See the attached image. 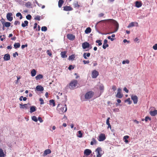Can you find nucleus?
I'll use <instances>...</instances> for the list:
<instances>
[{
    "mask_svg": "<svg viewBox=\"0 0 157 157\" xmlns=\"http://www.w3.org/2000/svg\"><path fill=\"white\" fill-rule=\"evenodd\" d=\"M57 109L59 113L62 114L66 112L67 110V105L66 104L64 105H62L60 104H59L58 105Z\"/></svg>",
    "mask_w": 157,
    "mask_h": 157,
    "instance_id": "1",
    "label": "nucleus"
},
{
    "mask_svg": "<svg viewBox=\"0 0 157 157\" xmlns=\"http://www.w3.org/2000/svg\"><path fill=\"white\" fill-rule=\"evenodd\" d=\"M108 20L109 22L113 24L115 26L114 29V31L111 32L110 33H113L116 32L118 29L119 28V24L115 20L112 19H109Z\"/></svg>",
    "mask_w": 157,
    "mask_h": 157,
    "instance_id": "2",
    "label": "nucleus"
},
{
    "mask_svg": "<svg viewBox=\"0 0 157 157\" xmlns=\"http://www.w3.org/2000/svg\"><path fill=\"white\" fill-rule=\"evenodd\" d=\"M78 84V81L76 80L73 79L72 80L69 84V88L71 89H74L76 86L78 87L77 85Z\"/></svg>",
    "mask_w": 157,
    "mask_h": 157,
    "instance_id": "3",
    "label": "nucleus"
},
{
    "mask_svg": "<svg viewBox=\"0 0 157 157\" xmlns=\"http://www.w3.org/2000/svg\"><path fill=\"white\" fill-rule=\"evenodd\" d=\"M96 157H101L104 154V151L102 150L101 147H98L96 150Z\"/></svg>",
    "mask_w": 157,
    "mask_h": 157,
    "instance_id": "4",
    "label": "nucleus"
},
{
    "mask_svg": "<svg viewBox=\"0 0 157 157\" xmlns=\"http://www.w3.org/2000/svg\"><path fill=\"white\" fill-rule=\"evenodd\" d=\"M94 92L92 91L88 92L85 95V98L86 99L91 98L94 95Z\"/></svg>",
    "mask_w": 157,
    "mask_h": 157,
    "instance_id": "5",
    "label": "nucleus"
},
{
    "mask_svg": "<svg viewBox=\"0 0 157 157\" xmlns=\"http://www.w3.org/2000/svg\"><path fill=\"white\" fill-rule=\"evenodd\" d=\"M121 89L120 88H118L117 93L116 95V97L117 98H121L122 97L123 94L121 93Z\"/></svg>",
    "mask_w": 157,
    "mask_h": 157,
    "instance_id": "6",
    "label": "nucleus"
},
{
    "mask_svg": "<svg viewBox=\"0 0 157 157\" xmlns=\"http://www.w3.org/2000/svg\"><path fill=\"white\" fill-rule=\"evenodd\" d=\"M105 139V135L104 133H101L99 136L98 140L100 141H102L104 140Z\"/></svg>",
    "mask_w": 157,
    "mask_h": 157,
    "instance_id": "7",
    "label": "nucleus"
},
{
    "mask_svg": "<svg viewBox=\"0 0 157 157\" xmlns=\"http://www.w3.org/2000/svg\"><path fill=\"white\" fill-rule=\"evenodd\" d=\"M98 75V72L96 70H94L92 72V77L93 78H96Z\"/></svg>",
    "mask_w": 157,
    "mask_h": 157,
    "instance_id": "8",
    "label": "nucleus"
},
{
    "mask_svg": "<svg viewBox=\"0 0 157 157\" xmlns=\"http://www.w3.org/2000/svg\"><path fill=\"white\" fill-rule=\"evenodd\" d=\"M131 98L133 100L134 104H136L138 102V97L136 95H132Z\"/></svg>",
    "mask_w": 157,
    "mask_h": 157,
    "instance_id": "9",
    "label": "nucleus"
},
{
    "mask_svg": "<svg viewBox=\"0 0 157 157\" xmlns=\"http://www.w3.org/2000/svg\"><path fill=\"white\" fill-rule=\"evenodd\" d=\"M67 38L69 40H73L75 38V36L72 34H68L67 36Z\"/></svg>",
    "mask_w": 157,
    "mask_h": 157,
    "instance_id": "10",
    "label": "nucleus"
},
{
    "mask_svg": "<svg viewBox=\"0 0 157 157\" xmlns=\"http://www.w3.org/2000/svg\"><path fill=\"white\" fill-rule=\"evenodd\" d=\"M12 14L11 13H7L6 15V18L7 19L11 21H12L13 19V17L12 16Z\"/></svg>",
    "mask_w": 157,
    "mask_h": 157,
    "instance_id": "11",
    "label": "nucleus"
},
{
    "mask_svg": "<svg viewBox=\"0 0 157 157\" xmlns=\"http://www.w3.org/2000/svg\"><path fill=\"white\" fill-rule=\"evenodd\" d=\"M30 104L29 103L23 104H20V108L22 109L25 108L26 109H29V106Z\"/></svg>",
    "mask_w": 157,
    "mask_h": 157,
    "instance_id": "12",
    "label": "nucleus"
},
{
    "mask_svg": "<svg viewBox=\"0 0 157 157\" xmlns=\"http://www.w3.org/2000/svg\"><path fill=\"white\" fill-rule=\"evenodd\" d=\"M92 153L91 151L89 149H86L85 150L84 154V156H89Z\"/></svg>",
    "mask_w": 157,
    "mask_h": 157,
    "instance_id": "13",
    "label": "nucleus"
},
{
    "mask_svg": "<svg viewBox=\"0 0 157 157\" xmlns=\"http://www.w3.org/2000/svg\"><path fill=\"white\" fill-rule=\"evenodd\" d=\"M90 46L89 43L87 42H85L82 43V47L83 49H85L87 48H88Z\"/></svg>",
    "mask_w": 157,
    "mask_h": 157,
    "instance_id": "14",
    "label": "nucleus"
},
{
    "mask_svg": "<svg viewBox=\"0 0 157 157\" xmlns=\"http://www.w3.org/2000/svg\"><path fill=\"white\" fill-rule=\"evenodd\" d=\"M63 10L65 11H70L72 10L73 9L70 6H66L63 7Z\"/></svg>",
    "mask_w": 157,
    "mask_h": 157,
    "instance_id": "15",
    "label": "nucleus"
},
{
    "mask_svg": "<svg viewBox=\"0 0 157 157\" xmlns=\"http://www.w3.org/2000/svg\"><path fill=\"white\" fill-rule=\"evenodd\" d=\"M107 40L106 39H105L104 40L103 44L102 46L103 48L104 49H105L106 48L109 46L108 44H107Z\"/></svg>",
    "mask_w": 157,
    "mask_h": 157,
    "instance_id": "16",
    "label": "nucleus"
},
{
    "mask_svg": "<svg viewBox=\"0 0 157 157\" xmlns=\"http://www.w3.org/2000/svg\"><path fill=\"white\" fill-rule=\"evenodd\" d=\"M36 90L38 91H42L44 89L43 87L40 85L37 86L36 87Z\"/></svg>",
    "mask_w": 157,
    "mask_h": 157,
    "instance_id": "17",
    "label": "nucleus"
},
{
    "mask_svg": "<svg viewBox=\"0 0 157 157\" xmlns=\"http://www.w3.org/2000/svg\"><path fill=\"white\" fill-rule=\"evenodd\" d=\"M150 115L152 116H154L157 114V110H155L154 111H151L149 112Z\"/></svg>",
    "mask_w": 157,
    "mask_h": 157,
    "instance_id": "18",
    "label": "nucleus"
},
{
    "mask_svg": "<svg viewBox=\"0 0 157 157\" xmlns=\"http://www.w3.org/2000/svg\"><path fill=\"white\" fill-rule=\"evenodd\" d=\"M67 52L66 51L62 52L60 53L61 57L62 58H65L67 57V56L66 55Z\"/></svg>",
    "mask_w": 157,
    "mask_h": 157,
    "instance_id": "19",
    "label": "nucleus"
},
{
    "mask_svg": "<svg viewBox=\"0 0 157 157\" xmlns=\"http://www.w3.org/2000/svg\"><path fill=\"white\" fill-rule=\"evenodd\" d=\"M142 4L141 1H136L135 2V6L137 8H139L141 6Z\"/></svg>",
    "mask_w": 157,
    "mask_h": 157,
    "instance_id": "20",
    "label": "nucleus"
},
{
    "mask_svg": "<svg viewBox=\"0 0 157 157\" xmlns=\"http://www.w3.org/2000/svg\"><path fill=\"white\" fill-rule=\"evenodd\" d=\"M3 58L5 60L7 61L10 59V56L9 54H6L5 55Z\"/></svg>",
    "mask_w": 157,
    "mask_h": 157,
    "instance_id": "21",
    "label": "nucleus"
},
{
    "mask_svg": "<svg viewBox=\"0 0 157 157\" xmlns=\"http://www.w3.org/2000/svg\"><path fill=\"white\" fill-rule=\"evenodd\" d=\"M51 151L49 149H47L45 150L43 154V156H45L47 155L48 154L51 153Z\"/></svg>",
    "mask_w": 157,
    "mask_h": 157,
    "instance_id": "22",
    "label": "nucleus"
},
{
    "mask_svg": "<svg viewBox=\"0 0 157 157\" xmlns=\"http://www.w3.org/2000/svg\"><path fill=\"white\" fill-rule=\"evenodd\" d=\"M36 110V107L34 106H32L30 107V112L32 113L35 112Z\"/></svg>",
    "mask_w": 157,
    "mask_h": 157,
    "instance_id": "23",
    "label": "nucleus"
},
{
    "mask_svg": "<svg viewBox=\"0 0 157 157\" xmlns=\"http://www.w3.org/2000/svg\"><path fill=\"white\" fill-rule=\"evenodd\" d=\"M10 25H11V23H10L9 22H5L4 23V24L3 25V29L4 30V27H9L10 26Z\"/></svg>",
    "mask_w": 157,
    "mask_h": 157,
    "instance_id": "24",
    "label": "nucleus"
},
{
    "mask_svg": "<svg viewBox=\"0 0 157 157\" xmlns=\"http://www.w3.org/2000/svg\"><path fill=\"white\" fill-rule=\"evenodd\" d=\"M36 71L34 69H33L31 72V75L32 77H34L36 75Z\"/></svg>",
    "mask_w": 157,
    "mask_h": 157,
    "instance_id": "25",
    "label": "nucleus"
},
{
    "mask_svg": "<svg viewBox=\"0 0 157 157\" xmlns=\"http://www.w3.org/2000/svg\"><path fill=\"white\" fill-rule=\"evenodd\" d=\"M90 53H84L83 54V57L85 59H87V58L86 56L89 57L90 56Z\"/></svg>",
    "mask_w": 157,
    "mask_h": 157,
    "instance_id": "26",
    "label": "nucleus"
},
{
    "mask_svg": "<svg viewBox=\"0 0 157 157\" xmlns=\"http://www.w3.org/2000/svg\"><path fill=\"white\" fill-rule=\"evenodd\" d=\"M129 138L128 136H124L123 137V140H124V142L126 144L128 143V141L127 140Z\"/></svg>",
    "mask_w": 157,
    "mask_h": 157,
    "instance_id": "27",
    "label": "nucleus"
},
{
    "mask_svg": "<svg viewBox=\"0 0 157 157\" xmlns=\"http://www.w3.org/2000/svg\"><path fill=\"white\" fill-rule=\"evenodd\" d=\"M64 1L63 0H59L58 2V6L59 8H61L63 3Z\"/></svg>",
    "mask_w": 157,
    "mask_h": 157,
    "instance_id": "28",
    "label": "nucleus"
},
{
    "mask_svg": "<svg viewBox=\"0 0 157 157\" xmlns=\"http://www.w3.org/2000/svg\"><path fill=\"white\" fill-rule=\"evenodd\" d=\"M91 29L90 27L87 28L85 31V32L86 34H88L91 32Z\"/></svg>",
    "mask_w": 157,
    "mask_h": 157,
    "instance_id": "29",
    "label": "nucleus"
},
{
    "mask_svg": "<svg viewBox=\"0 0 157 157\" xmlns=\"http://www.w3.org/2000/svg\"><path fill=\"white\" fill-rule=\"evenodd\" d=\"M74 7L75 8L76 7H78L79 8L80 6V5L79 4H78V2L77 1H75L74 2L73 4Z\"/></svg>",
    "mask_w": 157,
    "mask_h": 157,
    "instance_id": "30",
    "label": "nucleus"
},
{
    "mask_svg": "<svg viewBox=\"0 0 157 157\" xmlns=\"http://www.w3.org/2000/svg\"><path fill=\"white\" fill-rule=\"evenodd\" d=\"M43 78V76L42 75L39 74L37 75L36 77L35 78L36 80H38L42 78Z\"/></svg>",
    "mask_w": 157,
    "mask_h": 157,
    "instance_id": "31",
    "label": "nucleus"
},
{
    "mask_svg": "<svg viewBox=\"0 0 157 157\" xmlns=\"http://www.w3.org/2000/svg\"><path fill=\"white\" fill-rule=\"evenodd\" d=\"M92 141L90 142V144L92 145H93L94 144H96L97 143V141L96 139L94 138L92 139Z\"/></svg>",
    "mask_w": 157,
    "mask_h": 157,
    "instance_id": "32",
    "label": "nucleus"
},
{
    "mask_svg": "<svg viewBox=\"0 0 157 157\" xmlns=\"http://www.w3.org/2000/svg\"><path fill=\"white\" fill-rule=\"evenodd\" d=\"M5 155L2 149V148H0V157H4Z\"/></svg>",
    "mask_w": 157,
    "mask_h": 157,
    "instance_id": "33",
    "label": "nucleus"
},
{
    "mask_svg": "<svg viewBox=\"0 0 157 157\" xmlns=\"http://www.w3.org/2000/svg\"><path fill=\"white\" fill-rule=\"evenodd\" d=\"M20 46V44L19 43H15L14 44V47L15 48H19Z\"/></svg>",
    "mask_w": 157,
    "mask_h": 157,
    "instance_id": "34",
    "label": "nucleus"
},
{
    "mask_svg": "<svg viewBox=\"0 0 157 157\" xmlns=\"http://www.w3.org/2000/svg\"><path fill=\"white\" fill-rule=\"evenodd\" d=\"M28 22L27 21H24V23H22L21 24L22 27H24L28 25Z\"/></svg>",
    "mask_w": 157,
    "mask_h": 157,
    "instance_id": "35",
    "label": "nucleus"
},
{
    "mask_svg": "<svg viewBox=\"0 0 157 157\" xmlns=\"http://www.w3.org/2000/svg\"><path fill=\"white\" fill-rule=\"evenodd\" d=\"M50 105L52 104L53 106H55V101L54 100H50L49 101Z\"/></svg>",
    "mask_w": 157,
    "mask_h": 157,
    "instance_id": "36",
    "label": "nucleus"
},
{
    "mask_svg": "<svg viewBox=\"0 0 157 157\" xmlns=\"http://www.w3.org/2000/svg\"><path fill=\"white\" fill-rule=\"evenodd\" d=\"M46 53L49 56L52 57V53L50 50H47Z\"/></svg>",
    "mask_w": 157,
    "mask_h": 157,
    "instance_id": "37",
    "label": "nucleus"
},
{
    "mask_svg": "<svg viewBox=\"0 0 157 157\" xmlns=\"http://www.w3.org/2000/svg\"><path fill=\"white\" fill-rule=\"evenodd\" d=\"M32 119L35 122H37L38 121V119L36 117L33 116L32 117Z\"/></svg>",
    "mask_w": 157,
    "mask_h": 157,
    "instance_id": "38",
    "label": "nucleus"
},
{
    "mask_svg": "<svg viewBox=\"0 0 157 157\" xmlns=\"http://www.w3.org/2000/svg\"><path fill=\"white\" fill-rule=\"evenodd\" d=\"M75 56L74 55H72L70 56L69 57L68 59L70 60H73L74 59H75Z\"/></svg>",
    "mask_w": 157,
    "mask_h": 157,
    "instance_id": "39",
    "label": "nucleus"
},
{
    "mask_svg": "<svg viewBox=\"0 0 157 157\" xmlns=\"http://www.w3.org/2000/svg\"><path fill=\"white\" fill-rule=\"evenodd\" d=\"M16 16L17 17H20V19H21L22 18V15L20 13H17L16 14Z\"/></svg>",
    "mask_w": 157,
    "mask_h": 157,
    "instance_id": "40",
    "label": "nucleus"
},
{
    "mask_svg": "<svg viewBox=\"0 0 157 157\" xmlns=\"http://www.w3.org/2000/svg\"><path fill=\"white\" fill-rule=\"evenodd\" d=\"M47 27L46 26H43L42 27L41 29V30L42 31H46L47 30Z\"/></svg>",
    "mask_w": 157,
    "mask_h": 157,
    "instance_id": "41",
    "label": "nucleus"
},
{
    "mask_svg": "<svg viewBox=\"0 0 157 157\" xmlns=\"http://www.w3.org/2000/svg\"><path fill=\"white\" fill-rule=\"evenodd\" d=\"M78 133L79 134L78 136L79 137L81 138L82 136V134L81 131H78Z\"/></svg>",
    "mask_w": 157,
    "mask_h": 157,
    "instance_id": "42",
    "label": "nucleus"
},
{
    "mask_svg": "<svg viewBox=\"0 0 157 157\" xmlns=\"http://www.w3.org/2000/svg\"><path fill=\"white\" fill-rule=\"evenodd\" d=\"M99 89H100V90L102 91V92L103 91V90H104V86L103 85H102V84L101 85L99 86Z\"/></svg>",
    "mask_w": 157,
    "mask_h": 157,
    "instance_id": "43",
    "label": "nucleus"
},
{
    "mask_svg": "<svg viewBox=\"0 0 157 157\" xmlns=\"http://www.w3.org/2000/svg\"><path fill=\"white\" fill-rule=\"evenodd\" d=\"M148 120H149V121H150L151 120V119L149 117L146 116V117H145L144 119V120L146 122H147Z\"/></svg>",
    "mask_w": 157,
    "mask_h": 157,
    "instance_id": "44",
    "label": "nucleus"
},
{
    "mask_svg": "<svg viewBox=\"0 0 157 157\" xmlns=\"http://www.w3.org/2000/svg\"><path fill=\"white\" fill-rule=\"evenodd\" d=\"M96 43H98V45L99 46H100L102 44L101 40H97L96 41Z\"/></svg>",
    "mask_w": 157,
    "mask_h": 157,
    "instance_id": "45",
    "label": "nucleus"
},
{
    "mask_svg": "<svg viewBox=\"0 0 157 157\" xmlns=\"http://www.w3.org/2000/svg\"><path fill=\"white\" fill-rule=\"evenodd\" d=\"M40 17L39 16L37 15L36 16L34 17V19L38 21H40Z\"/></svg>",
    "mask_w": 157,
    "mask_h": 157,
    "instance_id": "46",
    "label": "nucleus"
},
{
    "mask_svg": "<svg viewBox=\"0 0 157 157\" xmlns=\"http://www.w3.org/2000/svg\"><path fill=\"white\" fill-rule=\"evenodd\" d=\"M133 26H134V22H132L131 23L129 24V25L128 26V27L130 28V27H133Z\"/></svg>",
    "mask_w": 157,
    "mask_h": 157,
    "instance_id": "47",
    "label": "nucleus"
},
{
    "mask_svg": "<svg viewBox=\"0 0 157 157\" xmlns=\"http://www.w3.org/2000/svg\"><path fill=\"white\" fill-rule=\"evenodd\" d=\"M129 63V60H126L123 61L122 63L123 64H125L126 63L128 64Z\"/></svg>",
    "mask_w": 157,
    "mask_h": 157,
    "instance_id": "48",
    "label": "nucleus"
},
{
    "mask_svg": "<svg viewBox=\"0 0 157 157\" xmlns=\"http://www.w3.org/2000/svg\"><path fill=\"white\" fill-rule=\"evenodd\" d=\"M31 4L29 2H28L25 4V6L27 7H29L31 6Z\"/></svg>",
    "mask_w": 157,
    "mask_h": 157,
    "instance_id": "49",
    "label": "nucleus"
},
{
    "mask_svg": "<svg viewBox=\"0 0 157 157\" xmlns=\"http://www.w3.org/2000/svg\"><path fill=\"white\" fill-rule=\"evenodd\" d=\"M128 102L129 104H130L131 103V101L130 100V99L129 98H128L127 99L125 100V102Z\"/></svg>",
    "mask_w": 157,
    "mask_h": 157,
    "instance_id": "50",
    "label": "nucleus"
},
{
    "mask_svg": "<svg viewBox=\"0 0 157 157\" xmlns=\"http://www.w3.org/2000/svg\"><path fill=\"white\" fill-rule=\"evenodd\" d=\"M31 17H31V15L30 14H28L26 16V18L28 20H30Z\"/></svg>",
    "mask_w": 157,
    "mask_h": 157,
    "instance_id": "51",
    "label": "nucleus"
},
{
    "mask_svg": "<svg viewBox=\"0 0 157 157\" xmlns=\"http://www.w3.org/2000/svg\"><path fill=\"white\" fill-rule=\"evenodd\" d=\"M39 101H40V104L42 105L44 104V101L43 99L42 98H40Z\"/></svg>",
    "mask_w": 157,
    "mask_h": 157,
    "instance_id": "52",
    "label": "nucleus"
},
{
    "mask_svg": "<svg viewBox=\"0 0 157 157\" xmlns=\"http://www.w3.org/2000/svg\"><path fill=\"white\" fill-rule=\"evenodd\" d=\"M153 48L155 50H157V44H155L153 46Z\"/></svg>",
    "mask_w": 157,
    "mask_h": 157,
    "instance_id": "53",
    "label": "nucleus"
},
{
    "mask_svg": "<svg viewBox=\"0 0 157 157\" xmlns=\"http://www.w3.org/2000/svg\"><path fill=\"white\" fill-rule=\"evenodd\" d=\"M74 68V67H73L72 65H70L68 68V69L70 70H71L72 69H73Z\"/></svg>",
    "mask_w": 157,
    "mask_h": 157,
    "instance_id": "54",
    "label": "nucleus"
},
{
    "mask_svg": "<svg viewBox=\"0 0 157 157\" xmlns=\"http://www.w3.org/2000/svg\"><path fill=\"white\" fill-rule=\"evenodd\" d=\"M110 119V117H108L106 120V124H110L109 120Z\"/></svg>",
    "mask_w": 157,
    "mask_h": 157,
    "instance_id": "55",
    "label": "nucleus"
},
{
    "mask_svg": "<svg viewBox=\"0 0 157 157\" xmlns=\"http://www.w3.org/2000/svg\"><path fill=\"white\" fill-rule=\"evenodd\" d=\"M83 62L84 64H86L89 63L90 62V61L89 60L86 61L85 60H84L83 61Z\"/></svg>",
    "mask_w": 157,
    "mask_h": 157,
    "instance_id": "56",
    "label": "nucleus"
},
{
    "mask_svg": "<svg viewBox=\"0 0 157 157\" xmlns=\"http://www.w3.org/2000/svg\"><path fill=\"white\" fill-rule=\"evenodd\" d=\"M38 120L40 121V123L42 122H43V120H42V118L41 117H39L38 118Z\"/></svg>",
    "mask_w": 157,
    "mask_h": 157,
    "instance_id": "57",
    "label": "nucleus"
},
{
    "mask_svg": "<svg viewBox=\"0 0 157 157\" xmlns=\"http://www.w3.org/2000/svg\"><path fill=\"white\" fill-rule=\"evenodd\" d=\"M104 15V14L102 13H100L98 14V17H101L103 16Z\"/></svg>",
    "mask_w": 157,
    "mask_h": 157,
    "instance_id": "58",
    "label": "nucleus"
},
{
    "mask_svg": "<svg viewBox=\"0 0 157 157\" xmlns=\"http://www.w3.org/2000/svg\"><path fill=\"white\" fill-rule=\"evenodd\" d=\"M17 55V56L18 55V53L17 52H16L15 53H13V56L14 57H16V55Z\"/></svg>",
    "mask_w": 157,
    "mask_h": 157,
    "instance_id": "59",
    "label": "nucleus"
},
{
    "mask_svg": "<svg viewBox=\"0 0 157 157\" xmlns=\"http://www.w3.org/2000/svg\"><path fill=\"white\" fill-rule=\"evenodd\" d=\"M124 90L127 93H128V90L126 87H124Z\"/></svg>",
    "mask_w": 157,
    "mask_h": 157,
    "instance_id": "60",
    "label": "nucleus"
},
{
    "mask_svg": "<svg viewBox=\"0 0 157 157\" xmlns=\"http://www.w3.org/2000/svg\"><path fill=\"white\" fill-rule=\"evenodd\" d=\"M112 89L114 91H115L116 90V87L115 86H112Z\"/></svg>",
    "mask_w": 157,
    "mask_h": 157,
    "instance_id": "61",
    "label": "nucleus"
},
{
    "mask_svg": "<svg viewBox=\"0 0 157 157\" xmlns=\"http://www.w3.org/2000/svg\"><path fill=\"white\" fill-rule=\"evenodd\" d=\"M20 24V22L18 21H15L14 22V24L15 25H17V24L19 25Z\"/></svg>",
    "mask_w": 157,
    "mask_h": 157,
    "instance_id": "62",
    "label": "nucleus"
},
{
    "mask_svg": "<svg viewBox=\"0 0 157 157\" xmlns=\"http://www.w3.org/2000/svg\"><path fill=\"white\" fill-rule=\"evenodd\" d=\"M27 46H28V45H27V44H25V45H22V46H21V48L22 49H23L25 47H27Z\"/></svg>",
    "mask_w": 157,
    "mask_h": 157,
    "instance_id": "63",
    "label": "nucleus"
},
{
    "mask_svg": "<svg viewBox=\"0 0 157 157\" xmlns=\"http://www.w3.org/2000/svg\"><path fill=\"white\" fill-rule=\"evenodd\" d=\"M1 21L2 23V25H3L5 23V20L3 18H2Z\"/></svg>",
    "mask_w": 157,
    "mask_h": 157,
    "instance_id": "64",
    "label": "nucleus"
}]
</instances>
